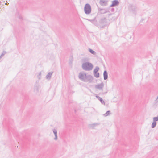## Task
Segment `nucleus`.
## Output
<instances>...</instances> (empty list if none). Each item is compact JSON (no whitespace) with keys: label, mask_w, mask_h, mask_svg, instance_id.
Masks as SVG:
<instances>
[{"label":"nucleus","mask_w":158,"mask_h":158,"mask_svg":"<svg viewBox=\"0 0 158 158\" xmlns=\"http://www.w3.org/2000/svg\"><path fill=\"white\" fill-rule=\"evenodd\" d=\"M114 8H112L111 9L110 11L112 12H113L114 11Z\"/></svg>","instance_id":"bb28decb"},{"label":"nucleus","mask_w":158,"mask_h":158,"mask_svg":"<svg viewBox=\"0 0 158 158\" xmlns=\"http://www.w3.org/2000/svg\"><path fill=\"white\" fill-rule=\"evenodd\" d=\"M104 86V84L102 82L100 84H98L95 86V88L99 90H102Z\"/></svg>","instance_id":"423d86ee"},{"label":"nucleus","mask_w":158,"mask_h":158,"mask_svg":"<svg viewBox=\"0 0 158 158\" xmlns=\"http://www.w3.org/2000/svg\"><path fill=\"white\" fill-rule=\"evenodd\" d=\"M99 69V67L97 66L94 70V77L96 78H98L99 77V74L98 72Z\"/></svg>","instance_id":"20e7f679"},{"label":"nucleus","mask_w":158,"mask_h":158,"mask_svg":"<svg viewBox=\"0 0 158 158\" xmlns=\"http://www.w3.org/2000/svg\"><path fill=\"white\" fill-rule=\"evenodd\" d=\"M107 93V92H102V93H100L99 94V95H101V94L103 95V94H106V93Z\"/></svg>","instance_id":"393cba45"},{"label":"nucleus","mask_w":158,"mask_h":158,"mask_svg":"<svg viewBox=\"0 0 158 158\" xmlns=\"http://www.w3.org/2000/svg\"><path fill=\"white\" fill-rule=\"evenodd\" d=\"M2 57V56H0V59Z\"/></svg>","instance_id":"2f4dec72"},{"label":"nucleus","mask_w":158,"mask_h":158,"mask_svg":"<svg viewBox=\"0 0 158 158\" xmlns=\"http://www.w3.org/2000/svg\"><path fill=\"white\" fill-rule=\"evenodd\" d=\"M53 73V72H49L46 76V78L49 80L51 78L52 74Z\"/></svg>","instance_id":"ddd939ff"},{"label":"nucleus","mask_w":158,"mask_h":158,"mask_svg":"<svg viewBox=\"0 0 158 158\" xmlns=\"http://www.w3.org/2000/svg\"><path fill=\"white\" fill-rule=\"evenodd\" d=\"M6 52L5 51H3V52L2 54L1 55V56H2L4 55L6 53Z\"/></svg>","instance_id":"5701e85b"},{"label":"nucleus","mask_w":158,"mask_h":158,"mask_svg":"<svg viewBox=\"0 0 158 158\" xmlns=\"http://www.w3.org/2000/svg\"><path fill=\"white\" fill-rule=\"evenodd\" d=\"M79 78L82 81H84V80H85V74H84L83 73H80L79 74L78 76Z\"/></svg>","instance_id":"9d476101"},{"label":"nucleus","mask_w":158,"mask_h":158,"mask_svg":"<svg viewBox=\"0 0 158 158\" xmlns=\"http://www.w3.org/2000/svg\"><path fill=\"white\" fill-rule=\"evenodd\" d=\"M55 138H54V139L55 140H56L57 139V135H55Z\"/></svg>","instance_id":"a878e982"},{"label":"nucleus","mask_w":158,"mask_h":158,"mask_svg":"<svg viewBox=\"0 0 158 158\" xmlns=\"http://www.w3.org/2000/svg\"><path fill=\"white\" fill-rule=\"evenodd\" d=\"M85 80H84V82H89V83L92 82L93 80V77L90 75H87L86 73H85Z\"/></svg>","instance_id":"7ed1b4c3"},{"label":"nucleus","mask_w":158,"mask_h":158,"mask_svg":"<svg viewBox=\"0 0 158 158\" xmlns=\"http://www.w3.org/2000/svg\"><path fill=\"white\" fill-rule=\"evenodd\" d=\"M93 65L89 62L83 63L82 65V67L83 70L85 71H90L93 68Z\"/></svg>","instance_id":"f257e3e1"},{"label":"nucleus","mask_w":158,"mask_h":158,"mask_svg":"<svg viewBox=\"0 0 158 158\" xmlns=\"http://www.w3.org/2000/svg\"><path fill=\"white\" fill-rule=\"evenodd\" d=\"M95 97L99 100L100 101L101 103L104 105H105V102L101 98L97 95H96Z\"/></svg>","instance_id":"4468645a"},{"label":"nucleus","mask_w":158,"mask_h":158,"mask_svg":"<svg viewBox=\"0 0 158 158\" xmlns=\"http://www.w3.org/2000/svg\"><path fill=\"white\" fill-rule=\"evenodd\" d=\"M89 51L90 53L94 55H95L96 54V52L91 49L89 48Z\"/></svg>","instance_id":"f3484780"},{"label":"nucleus","mask_w":158,"mask_h":158,"mask_svg":"<svg viewBox=\"0 0 158 158\" xmlns=\"http://www.w3.org/2000/svg\"><path fill=\"white\" fill-rule=\"evenodd\" d=\"M103 77L104 80H106L108 77V73L106 70H105L103 72Z\"/></svg>","instance_id":"2eb2a0df"},{"label":"nucleus","mask_w":158,"mask_h":158,"mask_svg":"<svg viewBox=\"0 0 158 158\" xmlns=\"http://www.w3.org/2000/svg\"><path fill=\"white\" fill-rule=\"evenodd\" d=\"M112 14H110L109 15H112Z\"/></svg>","instance_id":"7c9ffc66"},{"label":"nucleus","mask_w":158,"mask_h":158,"mask_svg":"<svg viewBox=\"0 0 158 158\" xmlns=\"http://www.w3.org/2000/svg\"><path fill=\"white\" fill-rule=\"evenodd\" d=\"M153 121L156 122L158 121V115L157 117H154L153 118Z\"/></svg>","instance_id":"aec40b11"},{"label":"nucleus","mask_w":158,"mask_h":158,"mask_svg":"<svg viewBox=\"0 0 158 158\" xmlns=\"http://www.w3.org/2000/svg\"><path fill=\"white\" fill-rule=\"evenodd\" d=\"M156 123H157L156 122L153 121V122L151 125V127L152 128H154V127H155L156 125Z\"/></svg>","instance_id":"a211bd4d"},{"label":"nucleus","mask_w":158,"mask_h":158,"mask_svg":"<svg viewBox=\"0 0 158 158\" xmlns=\"http://www.w3.org/2000/svg\"><path fill=\"white\" fill-rule=\"evenodd\" d=\"M110 111L109 110L107 111L103 115L105 116H107L110 114Z\"/></svg>","instance_id":"6ab92c4d"},{"label":"nucleus","mask_w":158,"mask_h":158,"mask_svg":"<svg viewBox=\"0 0 158 158\" xmlns=\"http://www.w3.org/2000/svg\"><path fill=\"white\" fill-rule=\"evenodd\" d=\"M99 124V123H93L92 124H89V127L90 128H93L94 127H96Z\"/></svg>","instance_id":"dca6fc26"},{"label":"nucleus","mask_w":158,"mask_h":158,"mask_svg":"<svg viewBox=\"0 0 158 158\" xmlns=\"http://www.w3.org/2000/svg\"><path fill=\"white\" fill-rule=\"evenodd\" d=\"M89 21L91 22L93 24L96 26H97L98 27H99V24H98L97 21L96 20V18H95L93 19H87Z\"/></svg>","instance_id":"0eeeda50"},{"label":"nucleus","mask_w":158,"mask_h":158,"mask_svg":"<svg viewBox=\"0 0 158 158\" xmlns=\"http://www.w3.org/2000/svg\"><path fill=\"white\" fill-rule=\"evenodd\" d=\"M156 100L158 101V96L157 99H156Z\"/></svg>","instance_id":"c85d7f7f"},{"label":"nucleus","mask_w":158,"mask_h":158,"mask_svg":"<svg viewBox=\"0 0 158 158\" xmlns=\"http://www.w3.org/2000/svg\"><path fill=\"white\" fill-rule=\"evenodd\" d=\"M116 19V18H114V19Z\"/></svg>","instance_id":"473e14b6"},{"label":"nucleus","mask_w":158,"mask_h":158,"mask_svg":"<svg viewBox=\"0 0 158 158\" xmlns=\"http://www.w3.org/2000/svg\"><path fill=\"white\" fill-rule=\"evenodd\" d=\"M53 131L55 135H57V131L55 129H53Z\"/></svg>","instance_id":"412c9836"},{"label":"nucleus","mask_w":158,"mask_h":158,"mask_svg":"<svg viewBox=\"0 0 158 158\" xmlns=\"http://www.w3.org/2000/svg\"><path fill=\"white\" fill-rule=\"evenodd\" d=\"M104 25H103L102 26H101L100 25H99V27L100 28H104L105 27L106 25V24H104Z\"/></svg>","instance_id":"4be33fe9"},{"label":"nucleus","mask_w":158,"mask_h":158,"mask_svg":"<svg viewBox=\"0 0 158 158\" xmlns=\"http://www.w3.org/2000/svg\"><path fill=\"white\" fill-rule=\"evenodd\" d=\"M107 2L104 0H100L99 1L100 4L102 6H104L107 5Z\"/></svg>","instance_id":"9b49d317"},{"label":"nucleus","mask_w":158,"mask_h":158,"mask_svg":"<svg viewBox=\"0 0 158 158\" xmlns=\"http://www.w3.org/2000/svg\"><path fill=\"white\" fill-rule=\"evenodd\" d=\"M84 10L86 14L88 15L91 13V8L89 4L87 3L85 5Z\"/></svg>","instance_id":"f03ea898"},{"label":"nucleus","mask_w":158,"mask_h":158,"mask_svg":"<svg viewBox=\"0 0 158 158\" xmlns=\"http://www.w3.org/2000/svg\"><path fill=\"white\" fill-rule=\"evenodd\" d=\"M107 12L106 10L105 9H102L98 7V15L106 13Z\"/></svg>","instance_id":"6e6552de"},{"label":"nucleus","mask_w":158,"mask_h":158,"mask_svg":"<svg viewBox=\"0 0 158 158\" xmlns=\"http://www.w3.org/2000/svg\"><path fill=\"white\" fill-rule=\"evenodd\" d=\"M38 77L39 79H40L41 78V73L40 72L39 73V75H38Z\"/></svg>","instance_id":"b1692460"},{"label":"nucleus","mask_w":158,"mask_h":158,"mask_svg":"<svg viewBox=\"0 0 158 158\" xmlns=\"http://www.w3.org/2000/svg\"><path fill=\"white\" fill-rule=\"evenodd\" d=\"M131 9L132 11V12L134 14H135L136 12V8L137 7L135 6H133L132 5H130Z\"/></svg>","instance_id":"f8f14e48"},{"label":"nucleus","mask_w":158,"mask_h":158,"mask_svg":"<svg viewBox=\"0 0 158 158\" xmlns=\"http://www.w3.org/2000/svg\"><path fill=\"white\" fill-rule=\"evenodd\" d=\"M18 18L19 19H22L23 18L22 17L21 15H19L18 17Z\"/></svg>","instance_id":"cd10ccee"},{"label":"nucleus","mask_w":158,"mask_h":158,"mask_svg":"<svg viewBox=\"0 0 158 158\" xmlns=\"http://www.w3.org/2000/svg\"><path fill=\"white\" fill-rule=\"evenodd\" d=\"M112 4L110 6V7H114L119 4V2L118 0H114L112 2Z\"/></svg>","instance_id":"39448f33"},{"label":"nucleus","mask_w":158,"mask_h":158,"mask_svg":"<svg viewBox=\"0 0 158 158\" xmlns=\"http://www.w3.org/2000/svg\"><path fill=\"white\" fill-rule=\"evenodd\" d=\"M8 4H9L8 3H6L5 4L6 5H7Z\"/></svg>","instance_id":"c756f323"},{"label":"nucleus","mask_w":158,"mask_h":158,"mask_svg":"<svg viewBox=\"0 0 158 158\" xmlns=\"http://www.w3.org/2000/svg\"><path fill=\"white\" fill-rule=\"evenodd\" d=\"M99 23L101 24H106L107 23V20L105 17H102L99 20Z\"/></svg>","instance_id":"1a4fd4ad"}]
</instances>
